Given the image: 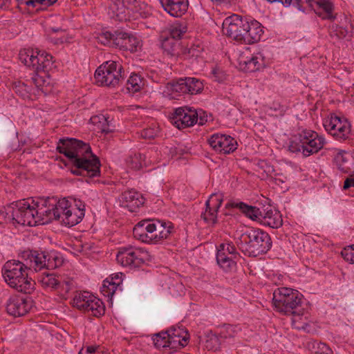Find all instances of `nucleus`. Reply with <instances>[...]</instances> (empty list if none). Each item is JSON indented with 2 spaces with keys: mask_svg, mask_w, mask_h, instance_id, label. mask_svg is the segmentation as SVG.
Wrapping results in <instances>:
<instances>
[{
  "mask_svg": "<svg viewBox=\"0 0 354 354\" xmlns=\"http://www.w3.org/2000/svg\"><path fill=\"white\" fill-rule=\"evenodd\" d=\"M210 147L216 151L223 154H228L237 149V142L232 136L214 133L208 139Z\"/></svg>",
  "mask_w": 354,
  "mask_h": 354,
  "instance_id": "17",
  "label": "nucleus"
},
{
  "mask_svg": "<svg viewBox=\"0 0 354 354\" xmlns=\"http://www.w3.org/2000/svg\"><path fill=\"white\" fill-rule=\"evenodd\" d=\"M308 348L314 354H333L328 346L317 341L308 342Z\"/></svg>",
  "mask_w": 354,
  "mask_h": 354,
  "instance_id": "36",
  "label": "nucleus"
},
{
  "mask_svg": "<svg viewBox=\"0 0 354 354\" xmlns=\"http://www.w3.org/2000/svg\"><path fill=\"white\" fill-rule=\"evenodd\" d=\"M236 326L230 324H225L221 328L219 333L221 338L223 340L227 338L234 337L236 333Z\"/></svg>",
  "mask_w": 354,
  "mask_h": 354,
  "instance_id": "47",
  "label": "nucleus"
},
{
  "mask_svg": "<svg viewBox=\"0 0 354 354\" xmlns=\"http://www.w3.org/2000/svg\"><path fill=\"white\" fill-rule=\"evenodd\" d=\"M217 252L223 253V254L227 257L234 258L239 257V254L237 252L236 247L232 243H221L217 249Z\"/></svg>",
  "mask_w": 354,
  "mask_h": 354,
  "instance_id": "39",
  "label": "nucleus"
},
{
  "mask_svg": "<svg viewBox=\"0 0 354 354\" xmlns=\"http://www.w3.org/2000/svg\"><path fill=\"white\" fill-rule=\"evenodd\" d=\"M20 5H26L28 7L36 8L37 10L44 9L43 3L44 0H17Z\"/></svg>",
  "mask_w": 354,
  "mask_h": 354,
  "instance_id": "50",
  "label": "nucleus"
},
{
  "mask_svg": "<svg viewBox=\"0 0 354 354\" xmlns=\"http://www.w3.org/2000/svg\"><path fill=\"white\" fill-rule=\"evenodd\" d=\"M203 83L196 77H186L169 82L167 88L174 93L180 94L195 95L201 93L203 89Z\"/></svg>",
  "mask_w": 354,
  "mask_h": 354,
  "instance_id": "13",
  "label": "nucleus"
},
{
  "mask_svg": "<svg viewBox=\"0 0 354 354\" xmlns=\"http://www.w3.org/2000/svg\"><path fill=\"white\" fill-rule=\"evenodd\" d=\"M51 41L53 42L55 44H62L63 43L64 40L62 38H57L51 39Z\"/></svg>",
  "mask_w": 354,
  "mask_h": 354,
  "instance_id": "62",
  "label": "nucleus"
},
{
  "mask_svg": "<svg viewBox=\"0 0 354 354\" xmlns=\"http://www.w3.org/2000/svg\"><path fill=\"white\" fill-rule=\"evenodd\" d=\"M303 295L297 290L281 287L274 291L272 303L276 309L285 315H300L301 310L297 308L301 306Z\"/></svg>",
  "mask_w": 354,
  "mask_h": 354,
  "instance_id": "8",
  "label": "nucleus"
},
{
  "mask_svg": "<svg viewBox=\"0 0 354 354\" xmlns=\"http://www.w3.org/2000/svg\"><path fill=\"white\" fill-rule=\"evenodd\" d=\"M32 306V299L30 297L12 295L7 300L6 309L10 315L14 317H19L26 315Z\"/></svg>",
  "mask_w": 354,
  "mask_h": 354,
  "instance_id": "16",
  "label": "nucleus"
},
{
  "mask_svg": "<svg viewBox=\"0 0 354 354\" xmlns=\"http://www.w3.org/2000/svg\"><path fill=\"white\" fill-rule=\"evenodd\" d=\"M29 269L26 263L18 260L5 263L2 274L6 282L12 288L24 294H30L35 288V281L28 277Z\"/></svg>",
  "mask_w": 354,
  "mask_h": 354,
  "instance_id": "4",
  "label": "nucleus"
},
{
  "mask_svg": "<svg viewBox=\"0 0 354 354\" xmlns=\"http://www.w3.org/2000/svg\"><path fill=\"white\" fill-rule=\"evenodd\" d=\"M92 300H90V304H87L86 312H91L92 315L95 317H100L104 314L105 307L103 302L95 296L91 297Z\"/></svg>",
  "mask_w": 354,
  "mask_h": 354,
  "instance_id": "34",
  "label": "nucleus"
},
{
  "mask_svg": "<svg viewBox=\"0 0 354 354\" xmlns=\"http://www.w3.org/2000/svg\"><path fill=\"white\" fill-rule=\"evenodd\" d=\"M145 80L140 75L132 73L127 80V89L130 93H136L140 91L145 86Z\"/></svg>",
  "mask_w": 354,
  "mask_h": 354,
  "instance_id": "32",
  "label": "nucleus"
},
{
  "mask_svg": "<svg viewBox=\"0 0 354 354\" xmlns=\"http://www.w3.org/2000/svg\"><path fill=\"white\" fill-rule=\"evenodd\" d=\"M326 144L323 136L315 131L304 129L292 136L288 149L292 153L301 152L304 156L308 157L319 152Z\"/></svg>",
  "mask_w": 354,
  "mask_h": 354,
  "instance_id": "6",
  "label": "nucleus"
},
{
  "mask_svg": "<svg viewBox=\"0 0 354 354\" xmlns=\"http://www.w3.org/2000/svg\"><path fill=\"white\" fill-rule=\"evenodd\" d=\"M59 277H57L53 273L44 272L38 278V281L41 283L43 287L50 288L54 290H57L59 287Z\"/></svg>",
  "mask_w": 354,
  "mask_h": 354,
  "instance_id": "33",
  "label": "nucleus"
},
{
  "mask_svg": "<svg viewBox=\"0 0 354 354\" xmlns=\"http://www.w3.org/2000/svg\"><path fill=\"white\" fill-rule=\"evenodd\" d=\"M252 20H254V19H251V18H249L248 17V28H245V31L244 32H246V34H248V32H249L250 31V22L252 21ZM245 32H243L244 34Z\"/></svg>",
  "mask_w": 354,
  "mask_h": 354,
  "instance_id": "61",
  "label": "nucleus"
},
{
  "mask_svg": "<svg viewBox=\"0 0 354 354\" xmlns=\"http://www.w3.org/2000/svg\"><path fill=\"white\" fill-rule=\"evenodd\" d=\"M118 202L121 207L136 212L144 204L145 198L140 193L131 189L122 193L118 197Z\"/></svg>",
  "mask_w": 354,
  "mask_h": 354,
  "instance_id": "20",
  "label": "nucleus"
},
{
  "mask_svg": "<svg viewBox=\"0 0 354 354\" xmlns=\"http://www.w3.org/2000/svg\"><path fill=\"white\" fill-rule=\"evenodd\" d=\"M10 214L12 219L21 225L35 226L46 224L42 220L46 217L42 201L39 202L28 198L13 202L6 212L8 215Z\"/></svg>",
  "mask_w": 354,
  "mask_h": 354,
  "instance_id": "2",
  "label": "nucleus"
},
{
  "mask_svg": "<svg viewBox=\"0 0 354 354\" xmlns=\"http://www.w3.org/2000/svg\"><path fill=\"white\" fill-rule=\"evenodd\" d=\"M109 10L113 13V16L119 17L124 12V6L123 2L120 0L111 1L109 6Z\"/></svg>",
  "mask_w": 354,
  "mask_h": 354,
  "instance_id": "44",
  "label": "nucleus"
},
{
  "mask_svg": "<svg viewBox=\"0 0 354 354\" xmlns=\"http://www.w3.org/2000/svg\"><path fill=\"white\" fill-rule=\"evenodd\" d=\"M341 254L345 261L354 263V245L344 248Z\"/></svg>",
  "mask_w": 354,
  "mask_h": 354,
  "instance_id": "52",
  "label": "nucleus"
},
{
  "mask_svg": "<svg viewBox=\"0 0 354 354\" xmlns=\"http://www.w3.org/2000/svg\"><path fill=\"white\" fill-rule=\"evenodd\" d=\"M100 349V346H88L86 347V353L88 354L95 353Z\"/></svg>",
  "mask_w": 354,
  "mask_h": 354,
  "instance_id": "59",
  "label": "nucleus"
},
{
  "mask_svg": "<svg viewBox=\"0 0 354 354\" xmlns=\"http://www.w3.org/2000/svg\"><path fill=\"white\" fill-rule=\"evenodd\" d=\"M57 290L61 292L68 293L75 286V283L72 279H59V285Z\"/></svg>",
  "mask_w": 354,
  "mask_h": 354,
  "instance_id": "45",
  "label": "nucleus"
},
{
  "mask_svg": "<svg viewBox=\"0 0 354 354\" xmlns=\"http://www.w3.org/2000/svg\"><path fill=\"white\" fill-rule=\"evenodd\" d=\"M167 348L170 349H176L180 346H184V344L181 343V340L178 335H176L174 334L168 333L167 337Z\"/></svg>",
  "mask_w": 354,
  "mask_h": 354,
  "instance_id": "48",
  "label": "nucleus"
},
{
  "mask_svg": "<svg viewBox=\"0 0 354 354\" xmlns=\"http://www.w3.org/2000/svg\"><path fill=\"white\" fill-rule=\"evenodd\" d=\"M248 28V17L232 15L226 17L223 22V32L232 39L243 44L244 31Z\"/></svg>",
  "mask_w": 354,
  "mask_h": 354,
  "instance_id": "12",
  "label": "nucleus"
},
{
  "mask_svg": "<svg viewBox=\"0 0 354 354\" xmlns=\"http://www.w3.org/2000/svg\"><path fill=\"white\" fill-rule=\"evenodd\" d=\"M57 150L64 154L75 167L71 172L77 176L90 178L100 175V162L93 153L88 143L72 138H60Z\"/></svg>",
  "mask_w": 354,
  "mask_h": 354,
  "instance_id": "1",
  "label": "nucleus"
},
{
  "mask_svg": "<svg viewBox=\"0 0 354 354\" xmlns=\"http://www.w3.org/2000/svg\"><path fill=\"white\" fill-rule=\"evenodd\" d=\"M346 155L347 153L345 151H339L334 157V162L337 167L344 173H347L349 169L348 167L345 165L348 161L347 157L346 156Z\"/></svg>",
  "mask_w": 354,
  "mask_h": 354,
  "instance_id": "40",
  "label": "nucleus"
},
{
  "mask_svg": "<svg viewBox=\"0 0 354 354\" xmlns=\"http://www.w3.org/2000/svg\"><path fill=\"white\" fill-rule=\"evenodd\" d=\"M240 65L243 70L252 73L259 70L263 65V61L261 55H252L245 58L243 57L240 61Z\"/></svg>",
  "mask_w": 354,
  "mask_h": 354,
  "instance_id": "29",
  "label": "nucleus"
},
{
  "mask_svg": "<svg viewBox=\"0 0 354 354\" xmlns=\"http://www.w3.org/2000/svg\"><path fill=\"white\" fill-rule=\"evenodd\" d=\"M50 30H51V31L53 32H63L64 31V30L62 28H54L53 27V28H51Z\"/></svg>",
  "mask_w": 354,
  "mask_h": 354,
  "instance_id": "63",
  "label": "nucleus"
},
{
  "mask_svg": "<svg viewBox=\"0 0 354 354\" xmlns=\"http://www.w3.org/2000/svg\"><path fill=\"white\" fill-rule=\"evenodd\" d=\"M208 120V116L207 113L202 110V109H198L197 110V123L198 125H203L205 124Z\"/></svg>",
  "mask_w": 354,
  "mask_h": 354,
  "instance_id": "54",
  "label": "nucleus"
},
{
  "mask_svg": "<svg viewBox=\"0 0 354 354\" xmlns=\"http://www.w3.org/2000/svg\"><path fill=\"white\" fill-rule=\"evenodd\" d=\"M156 229L155 221L143 220L135 225L133 234L135 238L142 242L153 244Z\"/></svg>",
  "mask_w": 354,
  "mask_h": 354,
  "instance_id": "18",
  "label": "nucleus"
},
{
  "mask_svg": "<svg viewBox=\"0 0 354 354\" xmlns=\"http://www.w3.org/2000/svg\"><path fill=\"white\" fill-rule=\"evenodd\" d=\"M222 202V198L216 194H212L206 201L205 210L201 216L206 223L214 225L217 223V213Z\"/></svg>",
  "mask_w": 354,
  "mask_h": 354,
  "instance_id": "21",
  "label": "nucleus"
},
{
  "mask_svg": "<svg viewBox=\"0 0 354 354\" xmlns=\"http://www.w3.org/2000/svg\"><path fill=\"white\" fill-rule=\"evenodd\" d=\"M212 74L215 76V77L217 79L218 81L220 82V81L223 80V73L218 69H217V68L213 69Z\"/></svg>",
  "mask_w": 354,
  "mask_h": 354,
  "instance_id": "58",
  "label": "nucleus"
},
{
  "mask_svg": "<svg viewBox=\"0 0 354 354\" xmlns=\"http://www.w3.org/2000/svg\"><path fill=\"white\" fill-rule=\"evenodd\" d=\"M108 283H111V281H109V279H105L104 281H103V285L101 288V292L104 295V292H111V287L110 286H108Z\"/></svg>",
  "mask_w": 354,
  "mask_h": 354,
  "instance_id": "57",
  "label": "nucleus"
},
{
  "mask_svg": "<svg viewBox=\"0 0 354 354\" xmlns=\"http://www.w3.org/2000/svg\"><path fill=\"white\" fill-rule=\"evenodd\" d=\"M112 281H116V282H119V284L121 282V279H120V277L118 276V274H116L115 277L113 278H112L111 279Z\"/></svg>",
  "mask_w": 354,
  "mask_h": 354,
  "instance_id": "64",
  "label": "nucleus"
},
{
  "mask_svg": "<svg viewBox=\"0 0 354 354\" xmlns=\"http://www.w3.org/2000/svg\"><path fill=\"white\" fill-rule=\"evenodd\" d=\"M108 286H110L111 287V292H105L104 296L108 297H112L120 286L119 282L111 281V283H108Z\"/></svg>",
  "mask_w": 354,
  "mask_h": 354,
  "instance_id": "55",
  "label": "nucleus"
},
{
  "mask_svg": "<svg viewBox=\"0 0 354 354\" xmlns=\"http://www.w3.org/2000/svg\"><path fill=\"white\" fill-rule=\"evenodd\" d=\"M163 10L170 16L181 17L188 9V0H159Z\"/></svg>",
  "mask_w": 354,
  "mask_h": 354,
  "instance_id": "23",
  "label": "nucleus"
},
{
  "mask_svg": "<svg viewBox=\"0 0 354 354\" xmlns=\"http://www.w3.org/2000/svg\"><path fill=\"white\" fill-rule=\"evenodd\" d=\"M156 226L153 236V244H158L166 239L171 233L172 226L170 222L157 220L155 221Z\"/></svg>",
  "mask_w": 354,
  "mask_h": 354,
  "instance_id": "28",
  "label": "nucleus"
},
{
  "mask_svg": "<svg viewBox=\"0 0 354 354\" xmlns=\"http://www.w3.org/2000/svg\"><path fill=\"white\" fill-rule=\"evenodd\" d=\"M236 243L245 255L256 257L267 253L272 242L268 233L259 228H248L240 234Z\"/></svg>",
  "mask_w": 354,
  "mask_h": 354,
  "instance_id": "3",
  "label": "nucleus"
},
{
  "mask_svg": "<svg viewBox=\"0 0 354 354\" xmlns=\"http://www.w3.org/2000/svg\"><path fill=\"white\" fill-rule=\"evenodd\" d=\"M140 40L133 35L126 32L122 50H129L131 53L136 52L140 47Z\"/></svg>",
  "mask_w": 354,
  "mask_h": 354,
  "instance_id": "37",
  "label": "nucleus"
},
{
  "mask_svg": "<svg viewBox=\"0 0 354 354\" xmlns=\"http://www.w3.org/2000/svg\"><path fill=\"white\" fill-rule=\"evenodd\" d=\"M325 129L333 137L339 140L347 139L351 133V125L346 120L338 116H331L324 122Z\"/></svg>",
  "mask_w": 354,
  "mask_h": 354,
  "instance_id": "15",
  "label": "nucleus"
},
{
  "mask_svg": "<svg viewBox=\"0 0 354 354\" xmlns=\"http://www.w3.org/2000/svg\"><path fill=\"white\" fill-rule=\"evenodd\" d=\"M339 17V24H335L332 25V32H333L339 39H343L346 37H353V32L354 29L353 24L351 23L348 18L344 15H341Z\"/></svg>",
  "mask_w": 354,
  "mask_h": 354,
  "instance_id": "26",
  "label": "nucleus"
},
{
  "mask_svg": "<svg viewBox=\"0 0 354 354\" xmlns=\"http://www.w3.org/2000/svg\"><path fill=\"white\" fill-rule=\"evenodd\" d=\"M225 207L239 209L248 218L259 222L262 212L259 208L241 201H230L225 205Z\"/></svg>",
  "mask_w": 354,
  "mask_h": 354,
  "instance_id": "24",
  "label": "nucleus"
},
{
  "mask_svg": "<svg viewBox=\"0 0 354 354\" xmlns=\"http://www.w3.org/2000/svg\"><path fill=\"white\" fill-rule=\"evenodd\" d=\"M352 187H354V175H351L346 178L344 183L343 188L344 189H348Z\"/></svg>",
  "mask_w": 354,
  "mask_h": 354,
  "instance_id": "56",
  "label": "nucleus"
},
{
  "mask_svg": "<svg viewBox=\"0 0 354 354\" xmlns=\"http://www.w3.org/2000/svg\"><path fill=\"white\" fill-rule=\"evenodd\" d=\"M125 39V32L121 30H115L113 32L112 46L122 50Z\"/></svg>",
  "mask_w": 354,
  "mask_h": 354,
  "instance_id": "42",
  "label": "nucleus"
},
{
  "mask_svg": "<svg viewBox=\"0 0 354 354\" xmlns=\"http://www.w3.org/2000/svg\"><path fill=\"white\" fill-rule=\"evenodd\" d=\"M145 156L142 153H135L128 158L127 162L129 167L135 170L142 168Z\"/></svg>",
  "mask_w": 354,
  "mask_h": 354,
  "instance_id": "41",
  "label": "nucleus"
},
{
  "mask_svg": "<svg viewBox=\"0 0 354 354\" xmlns=\"http://www.w3.org/2000/svg\"><path fill=\"white\" fill-rule=\"evenodd\" d=\"M169 119L178 129L192 127L197 123V109L188 106L178 107L171 113Z\"/></svg>",
  "mask_w": 354,
  "mask_h": 354,
  "instance_id": "14",
  "label": "nucleus"
},
{
  "mask_svg": "<svg viewBox=\"0 0 354 354\" xmlns=\"http://www.w3.org/2000/svg\"><path fill=\"white\" fill-rule=\"evenodd\" d=\"M239 258L227 257L223 253L216 252V261L220 268L225 272H232L236 270V260Z\"/></svg>",
  "mask_w": 354,
  "mask_h": 354,
  "instance_id": "30",
  "label": "nucleus"
},
{
  "mask_svg": "<svg viewBox=\"0 0 354 354\" xmlns=\"http://www.w3.org/2000/svg\"><path fill=\"white\" fill-rule=\"evenodd\" d=\"M93 296L86 291L77 292L73 299V306L79 310L85 311L87 308V304H90V300L93 299L91 297Z\"/></svg>",
  "mask_w": 354,
  "mask_h": 354,
  "instance_id": "31",
  "label": "nucleus"
},
{
  "mask_svg": "<svg viewBox=\"0 0 354 354\" xmlns=\"http://www.w3.org/2000/svg\"><path fill=\"white\" fill-rule=\"evenodd\" d=\"M95 79L101 86L115 87L124 80V71L119 62L108 61L97 68Z\"/></svg>",
  "mask_w": 354,
  "mask_h": 354,
  "instance_id": "9",
  "label": "nucleus"
},
{
  "mask_svg": "<svg viewBox=\"0 0 354 354\" xmlns=\"http://www.w3.org/2000/svg\"><path fill=\"white\" fill-rule=\"evenodd\" d=\"M306 2L322 19L334 21L337 18L333 14L334 5L330 0H306Z\"/></svg>",
  "mask_w": 354,
  "mask_h": 354,
  "instance_id": "19",
  "label": "nucleus"
},
{
  "mask_svg": "<svg viewBox=\"0 0 354 354\" xmlns=\"http://www.w3.org/2000/svg\"><path fill=\"white\" fill-rule=\"evenodd\" d=\"M159 133V128L154 125L141 131L140 136L145 139H153Z\"/></svg>",
  "mask_w": 354,
  "mask_h": 354,
  "instance_id": "49",
  "label": "nucleus"
},
{
  "mask_svg": "<svg viewBox=\"0 0 354 354\" xmlns=\"http://www.w3.org/2000/svg\"><path fill=\"white\" fill-rule=\"evenodd\" d=\"M75 207L64 212V217L61 223L65 226L73 227L81 222L84 216V205L81 201H75Z\"/></svg>",
  "mask_w": 354,
  "mask_h": 354,
  "instance_id": "22",
  "label": "nucleus"
},
{
  "mask_svg": "<svg viewBox=\"0 0 354 354\" xmlns=\"http://www.w3.org/2000/svg\"><path fill=\"white\" fill-rule=\"evenodd\" d=\"M259 223L272 228H279L283 225L282 216L277 210L263 209Z\"/></svg>",
  "mask_w": 354,
  "mask_h": 354,
  "instance_id": "25",
  "label": "nucleus"
},
{
  "mask_svg": "<svg viewBox=\"0 0 354 354\" xmlns=\"http://www.w3.org/2000/svg\"><path fill=\"white\" fill-rule=\"evenodd\" d=\"M42 206L45 207L46 217L43 222L49 223L53 220L62 221L64 217V212L72 207L70 202L66 198L57 200L55 197L47 198L42 200Z\"/></svg>",
  "mask_w": 354,
  "mask_h": 354,
  "instance_id": "11",
  "label": "nucleus"
},
{
  "mask_svg": "<svg viewBox=\"0 0 354 354\" xmlns=\"http://www.w3.org/2000/svg\"><path fill=\"white\" fill-rule=\"evenodd\" d=\"M112 39L113 32L110 31L103 32L97 37L99 42L109 46H112Z\"/></svg>",
  "mask_w": 354,
  "mask_h": 354,
  "instance_id": "51",
  "label": "nucleus"
},
{
  "mask_svg": "<svg viewBox=\"0 0 354 354\" xmlns=\"http://www.w3.org/2000/svg\"><path fill=\"white\" fill-rule=\"evenodd\" d=\"M250 26L249 32L244 33L243 44H252L259 41L264 32L263 26L258 21L252 20Z\"/></svg>",
  "mask_w": 354,
  "mask_h": 354,
  "instance_id": "27",
  "label": "nucleus"
},
{
  "mask_svg": "<svg viewBox=\"0 0 354 354\" xmlns=\"http://www.w3.org/2000/svg\"><path fill=\"white\" fill-rule=\"evenodd\" d=\"M167 332H160L159 333L153 335L152 339L153 344L157 348H167Z\"/></svg>",
  "mask_w": 354,
  "mask_h": 354,
  "instance_id": "43",
  "label": "nucleus"
},
{
  "mask_svg": "<svg viewBox=\"0 0 354 354\" xmlns=\"http://www.w3.org/2000/svg\"><path fill=\"white\" fill-rule=\"evenodd\" d=\"M21 257L29 270L35 272L44 269L53 270L61 266L64 262L63 258L56 251H43L28 250L21 252Z\"/></svg>",
  "mask_w": 354,
  "mask_h": 354,
  "instance_id": "7",
  "label": "nucleus"
},
{
  "mask_svg": "<svg viewBox=\"0 0 354 354\" xmlns=\"http://www.w3.org/2000/svg\"><path fill=\"white\" fill-rule=\"evenodd\" d=\"M223 342L220 335L209 331L205 334V346L209 351H217Z\"/></svg>",
  "mask_w": 354,
  "mask_h": 354,
  "instance_id": "35",
  "label": "nucleus"
},
{
  "mask_svg": "<svg viewBox=\"0 0 354 354\" xmlns=\"http://www.w3.org/2000/svg\"><path fill=\"white\" fill-rule=\"evenodd\" d=\"M43 1H44V2H42L43 6L44 8H46L53 6L54 3H55L57 1V0H44Z\"/></svg>",
  "mask_w": 354,
  "mask_h": 354,
  "instance_id": "60",
  "label": "nucleus"
},
{
  "mask_svg": "<svg viewBox=\"0 0 354 354\" xmlns=\"http://www.w3.org/2000/svg\"><path fill=\"white\" fill-rule=\"evenodd\" d=\"M19 58L26 66L31 68L35 75L32 80L37 87L41 86L44 84V75L50 69L53 64V56L44 51L34 50L31 48H24L19 51Z\"/></svg>",
  "mask_w": 354,
  "mask_h": 354,
  "instance_id": "5",
  "label": "nucleus"
},
{
  "mask_svg": "<svg viewBox=\"0 0 354 354\" xmlns=\"http://www.w3.org/2000/svg\"><path fill=\"white\" fill-rule=\"evenodd\" d=\"M14 89L15 93L23 99L29 97L30 88L27 84L19 82L18 83H15Z\"/></svg>",
  "mask_w": 354,
  "mask_h": 354,
  "instance_id": "46",
  "label": "nucleus"
},
{
  "mask_svg": "<svg viewBox=\"0 0 354 354\" xmlns=\"http://www.w3.org/2000/svg\"><path fill=\"white\" fill-rule=\"evenodd\" d=\"M162 48L167 54L175 56L178 54L179 43L174 39L165 38L162 41Z\"/></svg>",
  "mask_w": 354,
  "mask_h": 354,
  "instance_id": "38",
  "label": "nucleus"
},
{
  "mask_svg": "<svg viewBox=\"0 0 354 354\" xmlns=\"http://www.w3.org/2000/svg\"><path fill=\"white\" fill-rule=\"evenodd\" d=\"M186 32V28L185 27H178L174 26L172 27L170 30V37H167V39H174L176 41L178 39H180L182 35Z\"/></svg>",
  "mask_w": 354,
  "mask_h": 354,
  "instance_id": "53",
  "label": "nucleus"
},
{
  "mask_svg": "<svg viewBox=\"0 0 354 354\" xmlns=\"http://www.w3.org/2000/svg\"><path fill=\"white\" fill-rule=\"evenodd\" d=\"M149 256L148 252L143 248L129 246L120 249L116 260L122 266L136 268L142 266Z\"/></svg>",
  "mask_w": 354,
  "mask_h": 354,
  "instance_id": "10",
  "label": "nucleus"
}]
</instances>
